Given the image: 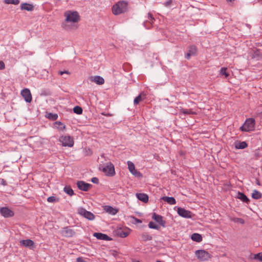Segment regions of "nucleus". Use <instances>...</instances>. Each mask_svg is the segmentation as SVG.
I'll return each mask as SVG.
<instances>
[{
	"label": "nucleus",
	"mask_w": 262,
	"mask_h": 262,
	"mask_svg": "<svg viewBox=\"0 0 262 262\" xmlns=\"http://www.w3.org/2000/svg\"><path fill=\"white\" fill-rule=\"evenodd\" d=\"M64 16L65 20L62 26L64 30L70 31L77 28L76 24L80 20V17L77 11L68 10L64 12Z\"/></svg>",
	"instance_id": "f257e3e1"
},
{
	"label": "nucleus",
	"mask_w": 262,
	"mask_h": 262,
	"mask_svg": "<svg viewBox=\"0 0 262 262\" xmlns=\"http://www.w3.org/2000/svg\"><path fill=\"white\" fill-rule=\"evenodd\" d=\"M128 4L125 1H119L114 5L112 8L113 14L118 15L124 13L127 10Z\"/></svg>",
	"instance_id": "f03ea898"
},
{
	"label": "nucleus",
	"mask_w": 262,
	"mask_h": 262,
	"mask_svg": "<svg viewBox=\"0 0 262 262\" xmlns=\"http://www.w3.org/2000/svg\"><path fill=\"white\" fill-rule=\"evenodd\" d=\"M99 169L107 176L112 177L115 174V168L114 165L111 162H108L105 165L100 166Z\"/></svg>",
	"instance_id": "7ed1b4c3"
},
{
	"label": "nucleus",
	"mask_w": 262,
	"mask_h": 262,
	"mask_svg": "<svg viewBox=\"0 0 262 262\" xmlns=\"http://www.w3.org/2000/svg\"><path fill=\"white\" fill-rule=\"evenodd\" d=\"M255 120L253 118H248L246 119L245 122L240 127V129L242 132H248L253 130L255 127Z\"/></svg>",
	"instance_id": "20e7f679"
},
{
	"label": "nucleus",
	"mask_w": 262,
	"mask_h": 262,
	"mask_svg": "<svg viewBox=\"0 0 262 262\" xmlns=\"http://www.w3.org/2000/svg\"><path fill=\"white\" fill-rule=\"evenodd\" d=\"M195 255L200 261H206L211 257V254L204 250H198L195 251Z\"/></svg>",
	"instance_id": "39448f33"
},
{
	"label": "nucleus",
	"mask_w": 262,
	"mask_h": 262,
	"mask_svg": "<svg viewBox=\"0 0 262 262\" xmlns=\"http://www.w3.org/2000/svg\"><path fill=\"white\" fill-rule=\"evenodd\" d=\"M59 141L63 146L72 147L74 145V140L72 137L69 135L61 136L59 138Z\"/></svg>",
	"instance_id": "423d86ee"
},
{
	"label": "nucleus",
	"mask_w": 262,
	"mask_h": 262,
	"mask_svg": "<svg viewBox=\"0 0 262 262\" xmlns=\"http://www.w3.org/2000/svg\"><path fill=\"white\" fill-rule=\"evenodd\" d=\"M78 213L81 216L89 220H93L95 219V215L91 212L86 210L83 208H80L78 210Z\"/></svg>",
	"instance_id": "0eeeda50"
},
{
	"label": "nucleus",
	"mask_w": 262,
	"mask_h": 262,
	"mask_svg": "<svg viewBox=\"0 0 262 262\" xmlns=\"http://www.w3.org/2000/svg\"><path fill=\"white\" fill-rule=\"evenodd\" d=\"M128 168L129 172L136 177H141L142 176L141 173L136 169L134 164L131 161L127 162Z\"/></svg>",
	"instance_id": "6e6552de"
},
{
	"label": "nucleus",
	"mask_w": 262,
	"mask_h": 262,
	"mask_svg": "<svg viewBox=\"0 0 262 262\" xmlns=\"http://www.w3.org/2000/svg\"><path fill=\"white\" fill-rule=\"evenodd\" d=\"M177 212L180 216L183 217L187 219L192 217L191 212L189 210H187L183 208L178 207L177 209Z\"/></svg>",
	"instance_id": "1a4fd4ad"
},
{
	"label": "nucleus",
	"mask_w": 262,
	"mask_h": 262,
	"mask_svg": "<svg viewBox=\"0 0 262 262\" xmlns=\"http://www.w3.org/2000/svg\"><path fill=\"white\" fill-rule=\"evenodd\" d=\"M77 187L81 190L87 191L92 187V185L86 183L82 181H79L77 182Z\"/></svg>",
	"instance_id": "9d476101"
},
{
	"label": "nucleus",
	"mask_w": 262,
	"mask_h": 262,
	"mask_svg": "<svg viewBox=\"0 0 262 262\" xmlns=\"http://www.w3.org/2000/svg\"><path fill=\"white\" fill-rule=\"evenodd\" d=\"M1 214L5 217H10L14 215V212L7 207H2L0 209Z\"/></svg>",
	"instance_id": "9b49d317"
},
{
	"label": "nucleus",
	"mask_w": 262,
	"mask_h": 262,
	"mask_svg": "<svg viewBox=\"0 0 262 262\" xmlns=\"http://www.w3.org/2000/svg\"><path fill=\"white\" fill-rule=\"evenodd\" d=\"M21 94L26 102H30L32 101V95L30 91L28 89L23 90Z\"/></svg>",
	"instance_id": "f8f14e48"
},
{
	"label": "nucleus",
	"mask_w": 262,
	"mask_h": 262,
	"mask_svg": "<svg viewBox=\"0 0 262 262\" xmlns=\"http://www.w3.org/2000/svg\"><path fill=\"white\" fill-rule=\"evenodd\" d=\"M61 233L62 236L67 237H72L75 233L73 229L69 227L63 228Z\"/></svg>",
	"instance_id": "ddd939ff"
},
{
	"label": "nucleus",
	"mask_w": 262,
	"mask_h": 262,
	"mask_svg": "<svg viewBox=\"0 0 262 262\" xmlns=\"http://www.w3.org/2000/svg\"><path fill=\"white\" fill-rule=\"evenodd\" d=\"M19 245L21 246L29 248L31 249H33L34 242L31 239L21 240L19 242Z\"/></svg>",
	"instance_id": "4468645a"
},
{
	"label": "nucleus",
	"mask_w": 262,
	"mask_h": 262,
	"mask_svg": "<svg viewBox=\"0 0 262 262\" xmlns=\"http://www.w3.org/2000/svg\"><path fill=\"white\" fill-rule=\"evenodd\" d=\"M152 219L156 221L163 227H165V221L163 220V217L160 215L157 214L156 213H154L152 215Z\"/></svg>",
	"instance_id": "2eb2a0df"
},
{
	"label": "nucleus",
	"mask_w": 262,
	"mask_h": 262,
	"mask_svg": "<svg viewBox=\"0 0 262 262\" xmlns=\"http://www.w3.org/2000/svg\"><path fill=\"white\" fill-rule=\"evenodd\" d=\"M90 80L99 85L103 84L104 83V79L99 76H92L90 78Z\"/></svg>",
	"instance_id": "dca6fc26"
},
{
	"label": "nucleus",
	"mask_w": 262,
	"mask_h": 262,
	"mask_svg": "<svg viewBox=\"0 0 262 262\" xmlns=\"http://www.w3.org/2000/svg\"><path fill=\"white\" fill-rule=\"evenodd\" d=\"M197 52V48L195 46H190L189 48L188 52L185 56V57L187 59H189L190 57L192 55H194L196 54Z\"/></svg>",
	"instance_id": "f3484780"
},
{
	"label": "nucleus",
	"mask_w": 262,
	"mask_h": 262,
	"mask_svg": "<svg viewBox=\"0 0 262 262\" xmlns=\"http://www.w3.org/2000/svg\"><path fill=\"white\" fill-rule=\"evenodd\" d=\"M148 20L145 21L144 23V26L147 29H149L154 22V20H155L154 18L152 17V15L150 13L148 14Z\"/></svg>",
	"instance_id": "a211bd4d"
},
{
	"label": "nucleus",
	"mask_w": 262,
	"mask_h": 262,
	"mask_svg": "<svg viewBox=\"0 0 262 262\" xmlns=\"http://www.w3.org/2000/svg\"><path fill=\"white\" fill-rule=\"evenodd\" d=\"M34 6L31 4L27 3H22L20 5L21 10H27L28 11H32L34 10Z\"/></svg>",
	"instance_id": "6ab92c4d"
},
{
	"label": "nucleus",
	"mask_w": 262,
	"mask_h": 262,
	"mask_svg": "<svg viewBox=\"0 0 262 262\" xmlns=\"http://www.w3.org/2000/svg\"><path fill=\"white\" fill-rule=\"evenodd\" d=\"M104 209L106 212L111 215H115L118 212V209L110 206H105Z\"/></svg>",
	"instance_id": "aec40b11"
},
{
	"label": "nucleus",
	"mask_w": 262,
	"mask_h": 262,
	"mask_svg": "<svg viewBox=\"0 0 262 262\" xmlns=\"http://www.w3.org/2000/svg\"><path fill=\"white\" fill-rule=\"evenodd\" d=\"M136 196L138 200L144 203H147L148 201V196L146 194L137 193H136Z\"/></svg>",
	"instance_id": "412c9836"
},
{
	"label": "nucleus",
	"mask_w": 262,
	"mask_h": 262,
	"mask_svg": "<svg viewBox=\"0 0 262 262\" xmlns=\"http://www.w3.org/2000/svg\"><path fill=\"white\" fill-rule=\"evenodd\" d=\"M93 236L96 237L98 239L105 241H108L110 239V237L106 234L101 233L95 232L93 234Z\"/></svg>",
	"instance_id": "4be33fe9"
},
{
	"label": "nucleus",
	"mask_w": 262,
	"mask_h": 262,
	"mask_svg": "<svg viewBox=\"0 0 262 262\" xmlns=\"http://www.w3.org/2000/svg\"><path fill=\"white\" fill-rule=\"evenodd\" d=\"M130 231V230L129 228H124L119 232L118 234L121 237H125L129 234Z\"/></svg>",
	"instance_id": "5701e85b"
},
{
	"label": "nucleus",
	"mask_w": 262,
	"mask_h": 262,
	"mask_svg": "<svg viewBox=\"0 0 262 262\" xmlns=\"http://www.w3.org/2000/svg\"><path fill=\"white\" fill-rule=\"evenodd\" d=\"M219 74L220 76L224 77L225 78H227L229 75V72L227 71V68L225 67H222L219 71Z\"/></svg>",
	"instance_id": "b1692460"
},
{
	"label": "nucleus",
	"mask_w": 262,
	"mask_h": 262,
	"mask_svg": "<svg viewBox=\"0 0 262 262\" xmlns=\"http://www.w3.org/2000/svg\"><path fill=\"white\" fill-rule=\"evenodd\" d=\"M162 200L170 205H174L176 204V200L173 197L163 196L162 198Z\"/></svg>",
	"instance_id": "393cba45"
},
{
	"label": "nucleus",
	"mask_w": 262,
	"mask_h": 262,
	"mask_svg": "<svg viewBox=\"0 0 262 262\" xmlns=\"http://www.w3.org/2000/svg\"><path fill=\"white\" fill-rule=\"evenodd\" d=\"M181 114L184 115H196V113L193 112L192 109H184L183 108H181L180 110V114Z\"/></svg>",
	"instance_id": "a878e982"
},
{
	"label": "nucleus",
	"mask_w": 262,
	"mask_h": 262,
	"mask_svg": "<svg viewBox=\"0 0 262 262\" xmlns=\"http://www.w3.org/2000/svg\"><path fill=\"white\" fill-rule=\"evenodd\" d=\"M54 125L59 130L63 131L66 129V125L60 121H56L54 123Z\"/></svg>",
	"instance_id": "bb28decb"
},
{
	"label": "nucleus",
	"mask_w": 262,
	"mask_h": 262,
	"mask_svg": "<svg viewBox=\"0 0 262 262\" xmlns=\"http://www.w3.org/2000/svg\"><path fill=\"white\" fill-rule=\"evenodd\" d=\"M191 239L196 242H201L202 241V237L199 233H193L191 235Z\"/></svg>",
	"instance_id": "cd10ccee"
},
{
	"label": "nucleus",
	"mask_w": 262,
	"mask_h": 262,
	"mask_svg": "<svg viewBox=\"0 0 262 262\" xmlns=\"http://www.w3.org/2000/svg\"><path fill=\"white\" fill-rule=\"evenodd\" d=\"M145 98V95H143L142 93H141L139 95H138L137 97H136L134 100V103L135 105H137L139 104V103L143 100Z\"/></svg>",
	"instance_id": "c85d7f7f"
},
{
	"label": "nucleus",
	"mask_w": 262,
	"mask_h": 262,
	"mask_svg": "<svg viewBox=\"0 0 262 262\" xmlns=\"http://www.w3.org/2000/svg\"><path fill=\"white\" fill-rule=\"evenodd\" d=\"M235 146L237 149H244L247 147V144L245 141L240 142L236 143Z\"/></svg>",
	"instance_id": "c756f323"
},
{
	"label": "nucleus",
	"mask_w": 262,
	"mask_h": 262,
	"mask_svg": "<svg viewBox=\"0 0 262 262\" xmlns=\"http://www.w3.org/2000/svg\"><path fill=\"white\" fill-rule=\"evenodd\" d=\"M46 117L53 121L56 120L58 118V115L56 114L48 113L46 114Z\"/></svg>",
	"instance_id": "7c9ffc66"
},
{
	"label": "nucleus",
	"mask_w": 262,
	"mask_h": 262,
	"mask_svg": "<svg viewBox=\"0 0 262 262\" xmlns=\"http://www.w3.org/2000/svg\"><path fill=\"white\" fill-rule=\"evenodd\" d=\"M64 191L70 196L74 194V191L70 186H66L64 188Z\"/></svg>",
	"instance_id": "2f4dec72"
},
{
	"label": "nucleus",
	"mask_w": 262,
	"mask_h": 262,
	"mask_svg": "<svg viewBox=\"0 0 262 262\" xmlns=\"http://www.w3.org/2000/svg\"><path fill=\"white\" fill-rule=\"evenodd\" d=\"M252 198L255 199H259L261 198V194L257 190H254L252 194Z\"/></svg>",
	"instance_id": "473e14b6"
},
{
	"label": "nucleus",
	"mask_w": 262,
	"mask_h": 262,
	"mask_svg": "<svg viewBox=\"0 0 262 262\" xmlns=\"http://www.w3.org/2000/svg\"><path fill=\"white\" fill-rule=\"evenodd\" d=\"M252 258L262 262V252L254 254Z\"/></svg>",
	"instance_id": "72a5a7b5"
},
{
	"label": "nucleus",
	"mask_w": 262,
	"mask_h": 262,
	"mask_svg": "<svg viewBox=\"0 0 262 262\" xmlns=\"http://www.w3.org/2000/svg\"><path fill=\"white\" fill-rule=\"evenodd\" d=\"M4 3L6 4L18 5L19 3V0H5Z\"/></svg>",
	"instance_id": "f704fd0d"
},
{
	"label": "nucleus",
	"mask_w": 262,
	"mask_h": 262,
	"mask_svg": "<svg viewBox=\"0 0 262 262\" xmlns=\"http://www.w3.org/2000/svg\"><path fill=\"white\" fill-rule=\"evenodd\" d=\"M238 195H239V197H238L239 199H240L243 202H247L249 201L248 198L244 193H239Z\"/></svg>",
	"instance_id": "c9c22d12"
},
{
	"label": "nucleus",
	"mask_w": 262,
	"mask_h": 262,
	"mask_svg": "<svg viewBox=\"0 0 262 262\" xmlns=\"http://www.w3.org/2000/svg\"><path fill=\"white\" fill-rule=\"evenodd\" d=\"M74 112L77 114L80 115L82 113V108L78 106H76L74 107L73 108Z\"/></svg>",
	"instance_id": "e433bc0d"
},
{
	"label": "nucleus",
	"mask_w": 262,
	"mask_h": 262,
	"mask_svg": "<svg viewBox=\"0 0 262 262\" xmlns=\"http://www.w3.org/2000/svg\"><path fill=\"white\" fill-rule=\"evenodd\" d=\"M231 221L235 223H238L241 224H244L245 223L244 220L241 218L234 217L231 219Z\"/></svg>",
	"instance_id": "4c0bfd02"
},
{
	"label": "nucleus",
	"mask_w": 262,
	"mask_h": 262,
	"mask_svg": "<svg viewBox=\"0 0 262 262\" xmlns=\"http://www.w3.org/2000/svg\"><path fill=\"white\" fill-rule=\"evenodd\" d=\"M47 201L49 203H54L58 201V199H56V197L52 196L48 198Z\"/></svg>",
	"instance_id": "58836bf2"
},
{
	"label": "nucleus",
	"mask_w": 262,
	"mask_h": 262,
	"mask_svg": "<svg viewBox=\"0 0 262 262\" xmlns=\"http://www.w3.org/2000/svg\"><path fill=\"white\" fill-rule=\"evenodd\" d=\"M148 227H149V228H150L151 229H158V226L152 222H150L148 224Z\"/></svg>",
	"instance_id": "ea45409f"
},
{
	"label": "nucleus",
	"mask_w": 262,
	"mask_h": 262,
	"mask_svg": "<svg viewBox=\"0 0 262 262\" xmlns=\"http://www.w3.org/2000/svg\"><path fill=\"white\" fill-rule=\"evenodd\" d=\"M132 218L134 220L135 222L137 224H140L142 223V221L140 219H138L135 217L133 216Z\"/></svg>",
	"instance_id": "a19ab883"
},
{
	"label": "nucleus",
	"mask_w": 262,
	"mask_h": 262,
	"mask_svg": "<svg viewBox=\"0 0 262 262\" xmlns=\"http://www.w3.org/2000/svg\"><path fill=\"white\" fill-rule=\"evenodd\" d=\"M91 181L95 184H98L99 182V180L97 178H93L91 180Z\"/></svg>",
	"instance_id": "79ce46f5"
},
{
	"label": "nucleus",
	"mask_w": 262,
	"mask_h": 262,
	"mask_svg": "<svg viewBox=\"0 0 262 262\" xmlns=\"http://www.w3.org/2000/svg\"><path fill=\"white\" fill-rule=\"evenodd\" d=\"M5 68V64L3 61H0V70H3Z\"/></svg>",
	"instance_id": "37998d69"
},
{
	"label": "nucleus",
	"mask_w": 262,
	"mask_h": 262,
	"mask_svg": "<svg viewBox=\"0 0 262 262\" xmlns=\"http://www.w3.org/2000/svg\"><path fill=\"white\" fill-rule=\"evenodd\" d=\"M59 73L61 75H63V74H67L69 75L70 74L69 71H60Z\"/></svg>",
	"instance_id": "c03bdc74"
},
{
	"label": "nucleus",
	"mask_w": 262,
	"mask_h": 262,
	"mask_svg": "<svg viewBox=\"0 0 262 262\" xmlns=\"http://www.w3.org/2000/svg\"><path fill=\"white\" fill-rule=\"evenodd\" d=\"M171 1H172V0H168L167 2H166L165 3V6H169L171 3Z\"/></svg>",
	"instance_id": "a18cd8bd"
},
{
	"label": "nucleus",
	"mask_w": 262,
	"mask_h": 262,
	"mask_svg": "<svg viewBox=\"0 0 262 262\" xmlns=\"http://www.w3.org/2000/svg\"><path fill=\"white\" fill-rule=\"evenodd\" d=\"M256 184L258 185H260V183L258 179H256Z\"/></svg>",
	"instance_id": "49530a36"
},
{
	"label": "nucleus",
	"mask_w": 262,
	"mask_h": 262,
	"mask_svg": "<svg viewBox=\"0 0 262 262\" xmlns=\"http://www.w3.org/2000/svg\"><path fill=\"white\" fill-rule=\"evenodd\" d=\"M227 2H232L234 1V0H226Z\"/></svg>",
	"instance_id": "de8ad7c7"
},
{
	"label": "nucleus",
	"mask_w": 262,
	"mask_h": 262,
	"mask_svg": "<svg viewBox=\"0 0 262 262\" xmlns=\"http://www.w3.org/2000/svg\"><path fill=\"white\" fill-rule=\"evenodd\" d=\"M133 262H140L139 260H133Z\"/></svg>",
	"instance_id": "09e8293b"
},
{
	"label": "nucleus",
	"mask_w": 262,
	"mask_h": 262,
	"mask_svg": "<svg viewBox=\"0 0 262 262\" xmlns=\"http://www.w3.org/2000/svg\"><path fill=\"white\" fill-rule=\"evenodd\" d=\"M259 2L261 3L262 4V0H258Z\"/></svg>",
	"instance_id": "8fccbe9b"
},
{
	"label": "nucleus",
	"mask_w": 262,
	"mask_h": 262,
	"mask_svg": "<svg viewBox=\"0 0 262 262\" xmlns=\"http://www.w3.org/2000/svg\"><path fill=\"white\" fill-rule=\"evenodd\" d=\"M151 239V236H150V237H149V239Z\"/></svg>",
	"instance_id": "3c124183"
}]
</instances>
